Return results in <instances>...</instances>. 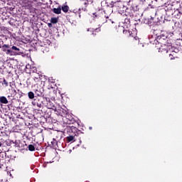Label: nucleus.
<instances>
[{
  "label": "nucleus",
  "instance_id": "f257e3e1",
  "mask_svg": "<svg viewBox=\"0 0 182 182\" xmlns=\"http://www.w3.org/2000/svg\"><path fill=\"white\" fill-rule=\"evenodd\" d=\"M53 12H54V14H56L57 15H59L62 12V8L60 7H58V9L54 8L53 9Z\"/></svg>",
  "mask_w": 182,
  "mask_h": 182
},
{
  "label": "nucleus",
  "instance_id": "f03ea898",
  "mask_svg": "<svg viewBox=\"0 0 182 182\" xmlns=\"http://www.w3.org/2000/svg\"><path fill=\"white\" fill-rule=\"evenodd\" d=\"M0 103L8 105V100L5 97H0Z\"/></svg>",
  "mask_w": 182,
  "mask_h": 182
},
{
  "label": "nucleus",
  "instance_id": "7ed1b4c3",
  "mask_svg": "<svg viewBox=\"0 0 182 182\" xmlns=\"http://www.w3.org/2000/svg\"><path fill=\"white\" fill-rule=\"evenodd\" d=\"M62 11H63V12H68V11H69V6H62Z\"/></svg>",
  "mask_w": 182,
  "mask_h": 182
},
{
  "label": "nucleus",
  "instance_id": "20e7f679",
  "mask_svg": "<svg viewBox=\"0 0 182 182\" xmlns=\"http://www.w3.org/2000/svg\"><path fill=\"white\" fill-rule=\"evenodd\" d=\"M28 97H29V99H33L35 97V94H33V92H28Z\"/></svg>",
  "mask_w": 182,
  "mask_h": 182
},
{
  "label": "nucleus",
  "instance_id": "39448f33",
  "mask_svg": "<svg viewBox=\"0 0 182 182\" xmlns=\"http://www.w3.org/2000/svg\"><path fill=\"white\" fill-rule=\"evenodd\" d=\"M51 23H58L57 18H51Z\"/></svg>",
  "mask_w": 182,
  "mask_h": 182
},
{
  "label": "nucleus",
  "instance_id": "423d86ee",
  "mask_svg": "<svg viewBox=\"0 0 182 182\" xmlns=\"http://www.w3.org/2000/svg\"><path fill=\"white\" fill-rule=\"evenodd\" d=\"M67 140L68 141H73V140H75V137L73 136H70L67 137Z\"/></svg>",
  "mask_w": 182,
  "mask_h": 182
},
{
  "label": "nucleus",
  "instance_id": "0eeeda50",
  "mask_svg": "<svg viewBox=\"0 0 182 182\" xmlns=\"http://www.w3.org/2000/svg\"><path fill=\"white\" fill-rule=\"evenodd\" d=\"M28 150H29L30 151H35V146H33V145H29V146H28Z\"/></svg>",
  "mask_w": 182,
  "mask_h": 182
},
{
  "label": "nucleus",
  "instance_id": "6e6552de",
  "mask_svg": "<svg viewBox=\"0 0 182 182\" xmlns=\"http://www.w3.org/2000/svg\"><path fill=\"white\" fill-rule=\"evenodd\" d=\"M6 55H12V50H6Z\"/></svg>",
  "mask_w": 182,
  "mask_h": 182
},
{
  "label": "nucleus",
  "instance_id": "1a4fd4ad",
  "mask_svg": "<svg viewBox=\"0 0 182 182\" xmlns=\"http://www.w3.org/2000/svg\"><path fill=\"white\" fill-rule=\"evenodd\" d=\"M11 49H13V50H18V51H19V48H18L16 46H13L11 48Z\"/></svg>",
  "mask_w": 182,
  "mask_h": 182
},
{
  "label": "nucleus",
  "instance_id": "9d476101",
  "mask_svg": "<svg viewBox=\"0 0 182 182\" xmlns=\"http://www.w3.org/2000/svg\"><path fill=\"white\" fill-rule=\"evenodd\" d=\"M48 26H49V28L52 27V23H49Z\"/></svg>",
  "mask_w": 182,
  "mask_h": 182
},
{
  "label": "nucleus",
  "instance_id": "9b49d317",
  "mask_svg": "<svg viewBox=\"0 0 182 182\" xmlns=\"http://www.w3.org/2000/svg\"><path fill=\"white\" fill-rule=\"evenodd\" d=\"M4 48H9V46L4 45Z\"/></svg>",
  "mask_w": 182,
  "mask_h": 182
},
{
  "label": "nucleus",
  "instance_id": "f8f14e48",
  "mask_svg": "<svg viewBox=\"0 0 182 182\" xmlns=\"http://www.w3.org/2000/svg\"><path fill=\"white\" fill-rule=\"evenodd\" d=\"M90 130H92V127H90Z\"/></svg>",
  "mask_w": 182,
  "mask_h": 182
},
{
  "label": "nucleus",
  "instance_id": "ddd939ff",
  "mask_svg": "<svg viewBox=\"0 0 182 182\" xmlns=\"http://www.w3.org/2000/svg\"><path fill=\"white\" fill-rule=\"evenodd\" d=\"M1 146H2V144H1V142H0V147H1Z\"/></svg>",
  "mask_w": 182,
  "mask_h": 182
}]
</instances>
